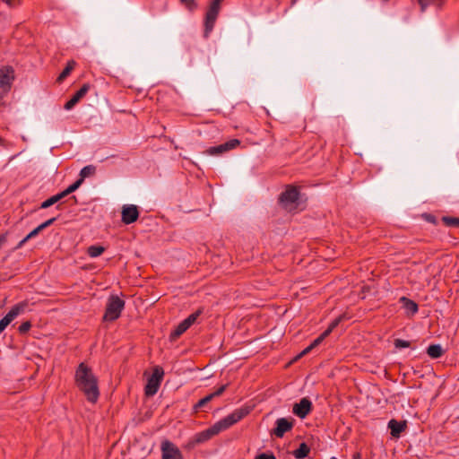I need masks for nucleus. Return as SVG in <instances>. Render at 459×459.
I'll return each mask as SVG.
<instances>
[{
    "label": "nucleus",
    "instance_id": "nucleus-7",
    "mask_svg": "<svg viewBox=\"0 0 459 459\" xmlns=\"http://www.w3.org/2000/svg\"><path fill=\"white\" fill-rule=\"evenodd\" d=\"M221 431H224L222 427L221 426L220 422L217 421L210 428L196 433L193 438L189 441L188 445L189 446H195L196 445L204 443L208 440H210L212 437L218 435Z\"/></svg>",
    "mask_w": 459,
    "mask_h": 459
},
{
    "label": "nucleus",
    "instance_id": "nucleus-4",
    "mask_svg": "<svg viewBox=\"0 0 459 459\" xmlns=\"http://www.w3.org/2000/svg\"><path fill=\"white\" fill-rule=\"evenodd\" d=\"M255 405L245 404L244 406L235 409L230 414L220 420L219 422L223 430L230 429L231 426L247 417L254 410Z\"/></svg>",
    "mask_w": 459,
    "mask_h": 459
},
{
    "label": "nucleus",
    "instance_id": "nucleus-46",
    "mask_svg": "<svg viewBox=\"0 0 459 459\" xmlns=\"http://www.w3.org/2000/svg\"><path fill=\"white\" fill-rule=\"evenodd\" d=\"M300 355V357L302 358L303 356L307 355V351H302L300 353H299Z\"/></svg>",
    "mask_w": 459,
    "mask_h": 459
},
{
    "label": "nucleus",
    "instance_id": "nucleus-20",
    "mask_svg": "<svg viewBox=\"0 0 459 459\" xmlns=\"http://www.w3.org/2000/svg\"><path fill=\"white\" fill-rule=\"evenodd\" d=\"M350 319V316L347 314H342L337 316L334 320H333L328 325L327 329L324 331L325 333H327V336L335 329L341 322L343 320Z\"/></svg>",
    "mask_w": 459,
    "mask_h": 459
},
{
    "label": "nucleus",
    "instance_id": "nucleus-11",
    "mask_svg": "<svg viewBox=\"0 0 459 459\" xmlns=\"http://www.w3.org/2000/svg\"><path fill=\"white\" fill-rule=\"evenodd\" d=\"M140 215L139 209L134 204H126L122 207L121 210V221L129 225L135 222Z\"/></svg>",
    "mask_w": 459,
    "mask_h": 459
},
{
    "label": "nucleus",
    "instance_id": "nucleus-9",
    "mask_svg": "<svg viewBox=\"0 0 459 459\" xmlns=\"http://www.w3.org/2000/svg\"><path fill=\"white\" fill-rule=\"evenodd\" d=\"M28 307L27 301H22L14 305L11 310L0 320V333L10 325V323Z\"/></svg>",
    "mask_w": 459,
    "mask_h": 459
},
{
    "label": "nucleus",
    "instance_id": "nucleus-15",
    "mask_svg": "<svg viewBox=\"0 0 459 459\" xmlns=\"http://www.w3.org/2000/svg\"><path fill=\"white\" fill-rule=\"evenodd\" d=\"M90 87L91 85L89 83L82 84V86L65 104V109H72L87 94L88 91L90 90Z\"/></svg>",
    "mask_w": 459,
    "mask_h": 459
},
{
    "label": "nucleus",
    "instance_id": "nucleus-25",
    "mask_svg": "<svg viewBox=\"0 0 459 459\" xmlns=\"http://www.w3.org/2000/svg\"><path fill=\"white\" fill-rule=\"evenodd\" d=\"M418 1V4H420V10L421 12H424L426 10V8L430 4H437L438 6H441L442 3L445 1V0H417Z\"/></svg>",
    "mask_w": 459,
    "mask_h": 459
},
{
    "label": "nucleus",
    "instance_id": "nucleus-41",
    "mask_svg": "<svg viewBox=\"0 0 459 459\" xmlns=\"http://www.w3.org/2000/svg\"><path fill=\"white\" fill-rule=\"evenodd\" d=\"M2 1L4 3H5L10 7L16 6L19 4V0H2Z\"/></svg>",
    "mask_w": 459,
    "mask_h": 459
},
{
    "label": "nucleus",
    "instance_id": "nucleus-16",
    "mask_svg": "<svg viewBox=\"0 0 459 459\" xmlns=\"http://www.w3.org/2000/svg\"><path fill=\"white\" fill-rule=\"evenodd\" d=\"M387 427L390 429L391 436L394 438H398L407 429V421H398L395 419H392L389 420Z\"/></svg>",
    "mask_w": 459,
    "mask_h": 459
},
{
    "label": "nucleus",
    "instance_id": "nucleus-24",
    "mask_svg": "<svg viewBox=\"0 0 459 459\" xmlns=\"http://www.w3.org/2000/svg\"><path fill=\"white\" fill-rule=\"evenodd\" d=\"M212 396L209 394L204 396V398L200 399L194 406H193V412L197 413L200 409L207 406V404L212 401Z\"/></svg>",
    "mask_w": 459,
    "mask_h": 459
},
{
    "label": "nucleus",
    "instance_id": "nucleus-29",
    "mask_svg": "<svg viewBox=\"0 0 459 459\" xmlns=\"http://www.w3.org/2000/svg\"><path fill=\"white\" fill-rule=\"evenodd\" d=\"M240 144V141L238 139H231L223 143L225 152L232 150Z\"/></svg>",
    "mask_w": 459,
    "mask_h": 459
},
{
    "label": "nucleus",
    "instance_id": "nucleus-13",
    "mask_svg": "<svg viewBox=\"0 0 459 459\" xmlns=\"http://www.w3.org/2000/svg\"><path fill=\"white\" fill-rule=\"evenodd\" d=\"M161 459H183L180 450L170 441L165 440L161 444Z\"/></svg>",
    "mask_w": 459,
    "mask_h": 459
},
{
    "label": "nucleus",
    "instance_id": "nucleus-21",
    "mask_svg": "<svg viewBox=\"0 0 459 459\" xmlns=\"http://www.w3.org/2000/svg\"><path fill=\"white\" fill-rule=\"evenodd\" d=\"M74 66L75 62L74 60L68 61L64 70L58 75L56 82L59 83L62 82L71 74Z\"/></svg>",
    "mask_w": 459,
    "mask_h": 459
},
{
    "label": "nucleus",
    "instance_id": "nucleus-47",
    "mask_svg": "<svg viewBox=\"0 0 459 459\" xmlns=\"http://www.w3.org/2000/svg\"><path fill=\"white\" fill-rule=\"evenodd\" d=\"M429 221H435V217H434V216H432V215H429Z\"/></svg>",
    "mask_w": 459,
    "mask_h": 459
},
{
    "label": "nucleus",
    "instance_id": "nucleus-10",
    "mask_svg": "<svg viewBox=\"0 0 459 459\" xmlns=\"http://www.w3.org/2000/svg\"><path fill=\"white\" fill-rule=\"evenodd\" d=\"M300 195V192L297 186H288L279 196V202L284 206L288 207L290 204L296 203Z\"/></svg>",
    "mask_w": 459,
    "mask_h": 459
},
{
    "label": "nucleus",
    "instance_id": "nucleus-42",
    "mask_svg": "<svg viewBox=\"0 0 459 459\" xmlns=\"http://www.w3.org/2000/svg\"><path fill=\"white\" fill-rule=\"evenodd\" d=\"M29 239H26V237L22 238L18 245L15 247V249L21 248Z\"/></svg>",
    "mask_w": 459,
    "mask_h": 459
},
{
    "label": "nucleus",
    "instance_id": "nucleus-22",
    "mask_svg": "<svg viewBox=\"0 0 459 459\" xmlns=\"http://www.w3.org/2000/svg\"><path fill=\"white\" fill-rule=\"evenodd\" d=\"M96 173V167L93 165H87L83 167L79 174V179H82V182L83 183L84 179L87 177L93 176Z\"/></svg>",
    "mask_w": 459,
    "mask_h": 459
},
{
    "label": "nucleus",
    "instance_id": "nucleus-6",
    "mask_svg": "<svg viewBox=\"0 0 459 459\" xmlns=\"http://www.w3.org/2000/svg\"><path fill=\"white\" fill-rule=\"evenodd\" d=\"M163 368L160 366H156L153 368L152 376L148 378L147 384L144 387V394L146 396L150 397L157 394L163 379Z\"/></svg>",
    "mask_w": 459,
    "mask_h": 459
},
{
    "label": "nucleus",
    "instance_id": "nucleus-37",
    "mask_svg": "<svg viewBox=\"0 0 459 459\" xmlns=\"http://www.w3.org/2000/svg\"><path fill=\"white\" fill-rule=\"evenodd\" d=\"M42 230V228L39 225L26 236V239L30 240V238L36 237Z\"/></svg>",
    "mask_w": 459,
    "mask_h": 459
},
{
    "label": "nucleus",
    "instance_id": "nucleus-35",
    "mask_svg": "<svg viewBox=\"0 0 459 459\" xmlns=\"http://www.w3.org/2000/svg\"><path fill=\"white\" fill-rule=\"evenodd\" d=\"M327 337V333H325L324 332L317 337L311 343V347L313 349H315L316 347H317L319 344L322 343V342Z\"/></svg>",
    "mask_w": 459,
    "mask_h": 459
},
{
    "label": "nucleus",
    "instance_id": "nucleus-27",
    "mask_svg": "<svg viewBox=\"0 0 459 459\" xmlns=\"http://www.w3.org/2000/svg\"><path fill=\"white\" fill-rule=\"evenodd\" d=\"M443 222L449 227H459V218L444 216L442 218Z\"/></svg>",
    "mask_w": 459,
    "mask_h": 459
},
{
    "label": "nucleus",
    "instance_id": "nucleus-40",
    "mask_svg": "<svg viewBox=\"0 0 459 459\" xmlns=\"http://www.w3.org/2000/svg\"><path fill=\"white\" fill-rule=\"evenodd\" d=\"M69 194L67 193V191L65 189L64 191L55 195L56 198H57V202H59L61 199H63L64 197L67 196Z\"/></svg>",
    "mask_w": 459,
    "mask_h": 459
},
{
    "label": "nucleus",
    "instance_id": "nucleus-8",
    "mask_svg": "<svg viewBox=\"0 0 459 459\" xmlns=\"http://www.w3.org/2000/svg\"><path fill=\"white\" fill-rule=\"evenodd\" d=\"M295 420L291 417L277 419L274 428L271 430V436L281 438L285 433L292 429Z\"/></svg>",
    "mask_w": 459,
    "mask_h": 459
},
{
    "label": "nucleus",
    "instance_id": "nucleus-14",
    "mask_svg": "<svg viewBox=\"0 0 459 459\" xmlns=\"http://www.w3.org/2000/svg\"><path fill=\"white\" fill-rule=\"evenodd\" d=\"M13 73L14 70L10 65L4 66L0 69V88H3L4 91L10 90L12 82L14 80Z\"/></svg>",
    "mask_w": 459,
    "mask_h": 459
},
{
    "label": "nucleus",
    "instance_id": "nucleus-36",
    "mask_svg": "<svg viewBox=\"0 0 459 459\" xmlns=\"http://www.w3.org/2000/svg\"><path fill=\"white\" fill-rule=\"evenodd\" d=\"M255 459H277L273 452L261 453L255 455Z\"/></svg>",
    "mask_w": 459,
    "mask_h": 459
},
{
    "label": "nucleus",
    "instance_id": "nucleus-18",
    "mask_svg": "<svg viewBox=\"0 0 459 459\" xmlns=\"http://www.w3.org/2000/svg\"><path fill=\"white\" fill-rule=\"evenodd\" d=\"M445 353V350L440 344H430L427 349V354L431 359H439Z\"/></svg>",
    "mask_w": 459,
    "mask_h": 459
},
{
    "label": "nucleus",
    "instance_id": "nucleus-32",
    "mask_svg": "<svg viewBox=\"0 0 459 459\" xmlns=\"http://www.w3.org/2000/svg\"><path fill=\"white\" fill-rule=\"evenodd\" d=\"M82 179L78 178L73 184H71L65 190L70 195V194L74 193V191H76L82 186Z\"/></svg>",
    "mask_w": 459,
    "mask_h": 459
},
{
    "label": "nucleus",
    "instance_id": "nucleus-3",
    "mask_svg": "<svg viewBox=\"0 0 459 459\" xmlns=\"http://www.w3.org/2000/svg\"><path fill=\"white\" fill-rule=\"evenodd\" d=\"M125 300L120 299L117 295L109 296L102 320L106 322H113L118 319L125 308Z\"/></svg>",
    "mask_w": 459,
    "mask_h": 459
},
{
    "label": "nucleus",
    "instance_id": "nucleus-17",
    "mask_svg": "<svg viewBox=\"0 0 459 459\" xmlns=\"http://www.w3.org/2000/svg\"><path fill=\"white\" fill-rule=\"evenodd\" d=\"M399 302L411 316H414L419 310L418 304L407 297H401Z\"/></svg>",
    "mask_w": 459,
    "mask_h": 459
},
{
    "label": "nucleus",
    "instance_id": "nucleus-31",
    "mask_svg": "<svg viewBox=\"0 0 459 459\" xmlns=\"http://www.w3.org/2000/svg\"><path fill=\"white\" fill-rule=\"evenodd\" d=\"M394 347L397 349L408 348L411 346V342L409 341H405L403 339H395L394 341Z\"/></svg>",
    "mask_w": 459,
    "mask_h": 459
},
{
    "label": "nucleus",
    "instance_id": "nucleus-39",
    "mask_svg": "<svg viewBox=\"0 0 459 459\" xmlns=\"http://www.w3.org/2000/svg\"><path fill=\"white\" fill-rule=\"evenodd\" d=\"M8 232L5 231L0 235V248L7 242Z\"/></svg>",
    "mask_w": 459,
    "mask_h": 459
},
{
    "label": "nucleus",
    "instance_id": "nucleus-33",
    "mask_svg": "<svg viewBox=\"0 0 459 459\" xmlns=\"http://www.w3.org/2000/svg\"><path fill=\"white\" fill-rule=\"evenodd\" d=\"M31 328V323L30 321L23 322L18 328L20 334H25Z\"/></svg>",
    "mask_w": 459,
    "mask_h": 459
},
{
    "label": "nucleus",
    "instance_id": "nucleus-19",
    "mask_svg": "<svg viewBox=\"0 0 459 459\" xmlns=\"http://www.w3.org/2000/svg\"><path fill=\"white\" fill-rule=\"evenodd\" d=\"M310 452V447L307 445V443L302 442L299 444V447L293 451V455L296 459H304L308 456Z\"/></svg>",
    "mask_w": 459,
    "mask_h": 459
},
{
    "label": "nucleus",
    "instance_id": "nucleus-23",
    "mask_svg": "<svg viewBox=\"0 0 459 459\" xmlns=\"http://www.w3.org/2000/svg\"><path fill=\"white\" fill-rule=\"evenodd\" d=\"M105 251V247L100 245L90 246L87 249V254L91 257H98L101 255Z\"/></svg>",
    "mask_w": 459,
    "mask_h": 459
},
{
    "label": "nucleus",
    "instance_id": "nucleus-44",
    "mask_svg": "<svg viewBox=\"0 0 459 459\" xmlns=\"http://www.w3.org/2000/svg\"><path fill=\"white\" fill-rule=\"evenodd\" d=\"M360 454L359 453H356L353 455V459H360Z\"/></svg>",
    "mask_w": 459,
    "mask_h": 459
},
{
    "label": "nucleus",
    "instance_id": "nucleus-34",
    "mask_svg": "<svg viewBox=\"0 0 459 459\" xmlns=\"http://www.w3.org/2000/svg\"><path fill=\"white\" fill-rule=\"evenodd\" d=\"M228 386H229V384L222 385L216 391H214L212 394H209V395L212 396V399H214L215 397H219L226 391Z\"/></svg>",
    "mask_w": 459,
    "mask_h": 459
},
{
    "label": "nucleus",
    "instance_id": "nucleus-2",
    "mask_svg": "<svg viewBox=\"0 0 459 459\" xmlns=\"http://www.w3.org/2000/svg\"><path fill=\"white\" fill-rule=\"evenodd\" d=\"M224 0H211L207 7L204 21V37L208 38L214 28L215 22Z\"/></svg>",
    "mask_w": 459,
    "mask_h": 459
},
{
    "label": "nucleus",
    "instance_id": "nucleus-28",
    "mask_svg": "<svg viewBox=\"0 0 459 459\" xmlns=\"http://www.w3.org/2000/svg\"><path fill=\"white\" fill-rule=\"evenodd\" d=\"M179 2L185 5L189 12H194L197 9L198 4L195 0H179Z\"/></svg>",
    "mask_w": 459,
    "mask_h": 459
},
{
    "label": "nucleus",
    "instance_id": "nucleus-26",
    "mask_svg": "<svg viewBox=\"0 0 459 459\" xmlns=\"http://www.w3.org/2000/svg\"><path fill=\"white\" fill-rule=\"evenodd\" d=\"M223 152H225L223 143L217 145V146H212L204 152V153H206L208 155H219Z\"/></svg>",
    "mask_w": 459,
    "mask_h": 459
},
{
    "label": "nucleus",
    "instance_id": "nucleus-5",
    "mask_svg": "<svg viewBox=\"0 0 459 459\" xmlns=\"http://www.w3.org/2000/svg\"><path fill=\"white\" fill-rule=\"evenodd\" d=\"M204 308L200 307L193 314L189 315L186 319L180 322L178 326L170 333L169 341H177L203 314Z\"/></svg>",
    "mask_w": 459,
    "mask_h": 459
},
{
    "label": "nucleus",
    "instance_id": "nucleus-45",
    "mask_svg": "<svg viewBox=\"0 0 459 459\" xmlns=\"http://www.w3.org/2000/svg\"><path fill=\"white\" fill-rule=\"evenodd\" d=\"M299 359H301V357L299 354H298L296 357H294V359H292L291 362H295V361L299 360Z\"/></svg>",
    "mask_w": 459,
    "mask_h": 459
},
{
    "label": "nucleus",
    "instance_id": "nucleus-48",
    "mask_svg": "<svg viewBox=\"0 0 459 459\" xmlns=\"http://www.w3.org/2000/svg\"><path fill=\"white\" fill-rule=\"evenodd\" d=\"M61 204H57L56 209H60Z\"/></svg>",
    "mask_w": 459,
    "mask_h": 459
},
{
    "label": "nucleus",
    "instance_id": "nucleus-12",
    "mask_svg": "<svg viewBox=\"0 0 459 459\" xmlns=\"http://www.w3.org/2000/svg\"><path fill=\"white\" fill-rule=\"evenodd\" d=\"M313 409L312 402L307 398H302L299 403L293 405L292 412L300 419H305Z\"/></svg>",
    "mask_w": 459,
    "mask_h": 459
},
{
    "label": "nucleus",
    "instance_id": "nucleus-38",
    "mask_svg": "<svg viewBox=\"0 0 459 459\" xmlns=\"http://www.w3.org/2000/svg\"><path fill=\"white\" fill-rule=\"evenodd\" d=\"M56 221V217H53V218H50V219L47 220L46 221L42 222L41 224H39V226L42 228V230H45L46 228L52 225Z\"/></svg>",
    "mask_w": 459,
    "mask_h": 459
},
{
    "label": "nucleus",
    "instance_id": "nucleus-30",
    "mask_svg": "<svg viewBox=\"0 0 459 459\" xmlns=\"http://www.w3.org/2000/svg\"><path fill=\"white\" fill-rule=\"evenodd\" d=\"M56 203H57V198H56L55 195H52L51 197L48 198L47 200H45L44 202L41 203L40 208L47 209V208L54 205Z\"/></svg>",
    "mask_w": 459,
    "mask_h": 459
},
{
    "label": "nucleus",
    "instance_id": "nucleus-1",
    "mask_svg": "<svg viewBox=\"0 0 459 459\" xmlns=\"http://www.w3.org/2000/svg\"><path fill=\"white\" fill-rule=\"evenodd\" d=\"M74 382L90 403H95L98 401L100 396L98 377L86 363L81 362L78 365L74 374Z\"/></svg>",
    "mask_w": 459,
    "mask_h": 459
},
{
    "label": "nucleus",
    "instance_id": "nucleus-43",
    "mask_svg": "<svg viewBox=\"0 0 459 459\" xmlns=\"http://www.w3.org/2000/svg\"><path fill=\"white\" fill-rule=\"evenodd\" d=\"M313 350V348L311 347V345L309 344L307 348H305L303 351H307V354L309 353L311 351Z\"/></svg>",
    "mask_w": 459,
    "mask_h": 459
}]
</instances>
